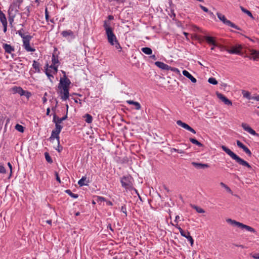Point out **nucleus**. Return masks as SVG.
Wrapping results in <instances>:
<instances>
[{"instance_id": "41", "label": "nucleus", "mask_w": 259, "mask_h": 259, "mask_svg": "<svg viewBox=\"0 0 259 259\" xmlns=\"http://www.w3.org/2000/svg\"><path fill=\"white\" fill-rule=\"evenodd\" d=\"M188 236L186 237V238L191 243V245L192 246L194 243V240L193 238L190 236L189 232H187Z\"/></svg>"}, {"instance_id": "20", "label": "nucleus", "mask_w": 259, "mask_h": 259, "mask_svg": "<svg viewBox=\"0 0 259 259\" xmlns=\"http://www.w3.org/2000/svg\"><path fill=\"white\" fill-rule=\"evenodd\" d=\"M67 118V114L62 118H59L56 115H54L53 116V122L60 124L63 121L66 119Z\"/></svg>"}, {"instance_id": "52", "label": "nucleus", "mask_w": 259, "mask_h": 259, "mask_svg": "<svg viewBox=\"0 0 259 259\" xmlns=\"http://www.w3.org/2000/svg\"><path fill=\"white\" fill-rule=\"evenodd\" d=\"M6 172V170L4 166L3 165H0V173L5 174Z\"/></svg>"}, {"instance_id": "49", "label": "nucleus", "mask_w": 259, "mask_h": 259, "mask_svg": "<svg viewBox=\"0 0 259 259\" xmlns=\"http://www.w3.org/2000/svg\"><path fill=\"white\" fill-rule=\"evenodd\" d=\"M169 70H170L171 71H172L177 74L180 73V71L178 68L170 67V68H169Z\"/></svg>"}, {"instance_id": "44", "label": "nucleus", "mask_w": 259, "mask_h": 259, "mask_svg": "<svg viewBox=\"0 0 259 259\" xmlns=\"http://www.w3.org/2000/svg\"><path fill=\"white\" fill-rule=\"evenodd\" d=\"M217 95L218 98L222 100L223 102L227 98L225 96H224L223 94L221 93H217Z\"/></svg>"}, {"instance_id": "1", "label": "nucleus", "mask_w": 259, "mask_h": 259, "mask_svg": "<svg viewBox=\"0 0 259 259\" xmlns=\"http://www.w3.org/2000/svg\"><path fill=\"white\" fill-rule=\"evenodd\" d=\"M221 148L223 150V151H224L233 160H235V161L239 164L243 166H246L249 169H252L251 166L247 161L241 158L235 153L232 152L230 149H229L228 148L224 145H222L221 146Z\"/></svg>"}, {"instance_id": "3", "label": "nucleus", "mask_w": 259, "mask_h": 259, "mask_svg": "<svg viewBox=\"0 0 259 259\" xmlns=\"http://www.w3.org/2000/svg\"><path fill=\"white\" fill-rule=\"evenodd\" d=\"M226 221L227 223H230L232 226H236V227H237L238 228H240L242 229H246L247 231L251 232L253 233H255L256 232L255 230L253 228H252L249 226L244 225L241 223L237 222L235 220H232L231 219H227Z\"/></svg>"}, {"instance_id": "26", "label": "nucleus", "mask_w": 259, "mask_h": 259, "mask_svg": "<svg viewBox=\"0 0 259 259\" xmlns=\"http://www.w3.org/2000/svg\"><path fill=\"white\" fill-rule=\"evenodd\" d=\"M61 34L63 37H66L68 36H72L73 35V32L70 30H65L63 31L61 33Z\"/></svg>"}, {"instance_id": "28", "label": "nucleus", "mask_w": 259, "mask_h": 259, "mask_svg": "<svg viewBox=\"0 0 259 259\" xmlns=\"http://www.w3.org/2000/svg\"><path fill=\"white\" fill-rule=\"evenodd\" d=\"M142 51L147 55H151L152 53V50L150 48L145 47L141 49Z\"/></svg>"}, {"instance_id": "6", "label": "nucleus", "mask_w": 259, "mask_h": 259, "mask_svg": "<svg viewBox=\"0 0 259 259\" xmlns=\"http://www.w3.org/2000/svg\"><path fill=\"white\" fill-rule=\"evenodd\" d=\"M71 82L70 80L64 75L63 78H61L60 80V82L58 85L59 90L63 89H69Z\"/></svg>"}, {"instance_id": "62", "label": "nucleus", "mask_w": 259, "mask_h": 259, "mask_svg": "<svg viewBox=\"0 0 259 259\" xmlns=\"http://www.w3.org/2000/svg\"><path fill=\"white\" fill-rule=\"evenodd\" d=\"M56 149L59 152L62 150V147L60 148V146L59 145V144L58 143V148Z\"/></svg>"}, {"instance_id": "54", "label": "nucleus", "mask_w": 259, "mask_h": 259, "mask_svg": "<svg viewBox=\"0 0 259 259\" xmlns=\"http://www.w3.org/2000/svg\"><path fill=\"white\" fill-rule=\"evenodd\" d=\"M105 201V198L101 197V196H98L97 197V201L98 202H103Z\"/></svg>"}, {"instance_id": "38", "label": "nucleus", "mask_w": 259, "mask_h": 259, "mask_svg": "<svg viewBox=\"0 0 259 259\" xmlns=\"http://www.w3.org/2000/svg\"><path fill=\"white\" fill-rule=\"evenodd\" d=\"M208 82L209 83H211V84H214V85H216L218 83V81L214 77H210V78H209L208 80Z\"/></svg>"}, {"instance_id": "22", "label": "nucleus", "mask_w": 259, "mask_h": 259, "mask_svg": "<svg viewBox=\"0 0 259 259\" xmlns=\"http://www.w3.org/2000/svg\"><path fill=\"white\" fill-rule=\"evenodd\" d=\"M183 74L187 77V78H188L189 79L191 80V81L193 82V83H195L196 82V79L187 70H183Z\"/></svg>"}, {"instance_id": "59", "label": "nucleus", "mask_w": 259, "mask_h": 259, "mask_svg": "<svg viewBox=\"0 0 259 259\" xmlns=\"http://www.w3.org/2000/svg\"><path fill=\"white\" fill-rule=\"evenodd\" d=\"M46 74L48 76V77L50 78L51 77H53V76L52 75L50 74L47 70L46 71Z\"/></svg>"}, {"instance_id": "40", "label": "nucleus", "mask_w": 259, "mask_h": 259, "mask_svg": "<svg viewBox=\"0 0 259 259\" xmlns=\"http://www.w3.org/2000/svg\"><path fill=\"white\" fill-rule=\"evenodd\" d=\"M193 208H194L198 213H204L205 212L204 210L200 207L194 205Z\"/></svg>"}, {"instance_id": "33", "label": "nucleus", "mask_w": 259, "mask_h": 259, "mask_svg": "<svg viewBox=\"0 0 259 259\" xmlns=\"http://www.w3.org/2000/svg\"><path fill=\"white\" fill-rule=\"evenodd\" d=\"M240 9L243 12L246 14L250 18L253 19V16H252L251 13L249 11L246 10V9H245L244 8H243L242 6H240Z\"/></svg>"}, {"instance_id": "13", "label": "nucleus", "mask_w": 259, "mask_h": 259, "mask_svg": "<svg viewBox=\"0 0 259 259\" xmlns=\"http://www.w3.org/2000/svg\"><path fill=\"white\" fill-rule=\"evenodd\" d=\"M177 123L179 126H182L184 128L192 132V133L196 134V131L193 128H192L191 126H190L188 124H186V123L182 122L181 120H178L177 121Z\"/></svg>"}, {"instance_id": "2", "label": "nucleus", "mask_w": 259, "mask_h": 259, "mask_svg": "<svg viewBox=\"0 0 259 259\" xmlns=\"http://www.w3.org/2000/svg\"><path fill=\"white\" fill-rule=\"evenodd\" d=\"M107 37V39L109 43L112 45L114 46L115 48L117 50H121V47L119 44L115 35L114 34L113 30L106 32Z\"/></svg>"}, {"instance_id": "47", "label": "nucleus", "mask_w": 259, "mask_h": 259, "mask_svg": "<svg viewBox=\"0 0 259 259\" xmlns=\"http://www.w3.org/2000/svg\"><path fill=\"white\" fill-rule=\"evenodd\" d=\"M120 210H121V211H122L123 213H124L125 214V216L127 215L126 209V207H125V205H124L121 207Z\"/></svg>"}, {"instance_id": "14", "label": "nucleus", "mask_w": 259, "mask_h": 259, "mask_svg": "<svg viewBox=\"0 0 259 259\" xmlns=\"http://www.w3.org/2000/svg\"><path fill=\"white\" fill-rule=\"evenodd\" d=\"M237 146L243 149V150L249 156H251L252 153L250 150L245 146L244 144H243L240 141L237 140L236 142Z\"/></svg>"}, {"instance_id": "60", "label": "nucleus", "mask_w": 259, "mask_h": 259, "mask_svg": "<svg viewBox=\"0 0 259 259\" xmlns=\"http://www.w3.org/2000/svg\"><path fill=\"white\" fill-rule=\"evenodd\" d=\"M8 166L9 167V168L10 169V172H11L10 175H11V173H12V164L10 162H8Z\"/></svg>"}, {"instance_id": "12", "label": "nucleus", "mask_w": 259, "mask_h": 259, "mask_svg": "<svg viewBox=\"0 0 259 259\" xmlns=\"http://www.w3.org/2000/svg\"><path fill=\"white\" fill-rule=\"evenodd\" d=\"M61 99L63 101H66L69 97V89H63L59 90Z\"/></svg>"}, {"instance_id": "8", "label": "nucleus", "mask_w": 259, "mask_h": 259, "mask_svg": "<svg viewBox=\"0 0 259 259\" xmlns=\"http://www.w3.org/2000/svg\"><path fill=\"white\" fill-rule=\"evenodd\" d=\"M32 38V36H28L23 40V46L27 52H34L35 49L32 48L30 46V41Z\"/></svg>"}, {"instance_id": "25", "label": "nucleus", "mask_w": 259, "mask_h": 259, "mask_svg": "<svg viewBox=\"0 0 259 259\" xmlns=\"http://www.w3.org/2000/svg\"><path fill=\"white\" fill-rule=\"evenodd\" d=\"M126 102L128 104L134 105V106H135L136 109L137 110H140L141 108L140 104L137 102H135L132 100H128L126 101Z\"/></svg>"}, {"instance_id": "30", "label": "nucleus", "mask_w": 259, "mask_h": 259, "mask_svg": "<svg viewBox=\"0 0 259 259\" xmlns=\"http://www.w3.org/2000/svg\"><path fill=\"white\" fill-rule=\"evenodd\" d=\"M84 118H85V121L86 122L88 123H91L93 120L92 116L89 114H86L84 116Z\"/></svg>"}, {"instance_id": "64", "label": "nucleus", "mask_w": 259, "mask_h": 259, "mask_svg": "<svg viewBox=\"0 0 259 259\" xmlns=\"http://www.w3.org/2000/svg\"><path fill=\"white\" fill-rule=\"evenodd\" d=\"M150 58H151L152 59L154 60H156L157 59L156 56L155 55H152L151 56H150Z\"/></svg>"}, {"instance_id": "16", "label": "nucleus", "mask_w": 259, "mask_h": 259, "mask_svg": "<svg viewBox=\"0 0 259 259\" xmlns=\"http://www.w3.org/2000/svg\"><path fill=\"white\" fill-rule=\"evenodd\" d=\"M241 126L244 130L248 132L249 134L254 136L257 135L255 131L252 129L247 124L245 123H242Z\"/></svg>"}, {"instance_id": "58", "label": "nucleus", "mask_w": 259, "mask_h": 259, "mask_svg": "<svg viewBox=\"0 0 259 259\" xmlns=\"http://www.w3.org/2000/svg\"><path fill=\"white\" fill-rule=\"evenodd\" d=\"M251 99H253L256 101H259V95H256L255 96L251 97Z\"/></svg>"}, {"instance_id": "18", "label": "nucleus", "mask_w": 259, "mask_h": 259, "mask_svg": "<svg viewBox=\"0 0 259 259\" xmlns=\"http://www.w3.org/2000/svg\"><path fill=\"white\" fill-rule=\"evenodd\" d=\"M11 90L14 94L18 93L20 96H23L24 94V90H23L22 88L20 87L15 86L11 89Z\"/></svg>"}, {"instance_id": "51", "label": "nucleus", "mask_w": 259, "mask_h": 259, "mask_svg": "<svg viewBox=\"0 0 259 259\" xmlns=\"http://www.w3.org/2000/svg\"><path fill=\"white\" fill-rule=\"evenodd\" d=\"M250 255L254 259H259V253L254 254L251 253Z\"/></svg>"}, {"instance_id": "17", "label": "nucleus", "mask_w": 259, "mask_h": 259, "mask_svg": "<svg viewBox=\"0 0 259 259\" xmlns=\"http://www.w3.org/2000/svg\"><path fill=\"white\" fill-rule=\"evenodd\" d=\"M155 64L159 68L162 70H169L170 68V66L168 65L159 61H157L155 63Z\"/></svg>"}, {"instance_id": "7", "label": "nucleus", "mask_w": 259, "mask_h": 259, "mask_svg": "<svg viewBox=\"0 0 259 259\" xmlns=\"http://www.w3.org/2000/svg\"><path fill=\"white\" fill-rule=\"evenodd\" d=\"M55 130L52 131L50 139H52L56 138L57 140V143H60L59 134L61 132V131L62 128V126H61L59 123H55Z\"/></svg>"}, {"instance_id": "27", "label": "nucleus", "mask_w": 259, "mask_h": 259, "mask_svg": "<svg viewBox=\"0 0 259 259\" xmlns=\"http://www.w3.org/2000/svg\"><path fill=\"white\" fill-rule=\"evenodd\" d=\"M205 39L206 40V41L208 44H212L213 46H216L215 42L213 38L212 37H211V36H205Z\"/></svg>"}, {"instance_id": "42", "label": "nucleus", "mask_w": 259, "mask_h": 259, "mask_svg": "<svg viewBox=\"0 0 259 259\" xmlns=\"http://www.w3.org/2000/svg\"><path fill=\"white\" fill-rule=\"evenodd\" d=\"M52 64L56 65L59 63V60L57 57H56L54 55H53L52 59Z\"/></svg>"}, {"instance_id": "55", "label": "nucleus", "mask_w": 259, "mask_h": 259, "mask_svg": "<svg viewBox=\"0 0 259 259\" xmlns=\"http://www.w3.org/2000/svg\"><path fill=\"white\" fill-rule=\"evenodd\" d=\"M50 67L51 68H53L55 70V72H57V71H58V69H57L58 68V66H56V65L52 64L50 66Z\"/></svg>"}, {"instance_id": "24", "label": "nucleus", "mask_w": 259, "mask_h": 259, "mask_svg": "<svg viewBox=\"0 0 259 259\" xmlns=\"http://www.w3.org/2000/svg\"><path fill=\"white\" fill-rule=\"evenodd\" d=\"M103 27L106 32L113 30V29L111 27V23L109 21L105 20L104 21Z\"/></svg>"}, {"instance_id": "45", "label": "nucleus", "mask_w": 259, "mask_h": 259, "mask_svg": "<svg viewBox=\"0 0 259 259\" xmlns=\"http://www.w3.org/2000/svg\"><path fill=\"white\" fill-rule=\"evenodd\" d=\"M220 185L221 186H222L223 188H224L228 192H230V193L231 192V190L230 189V188L228 186H227L226 184H225L224 183L221 182L220 183Z\"/></svg>"}, {"instance_id": "34", "label": "nucleus", "mask_w": 259, "mask_h": 259, "mask_svg": "<svg viewBox=\"0 0 259 259\" xmlns=\"http://www.w3.org/2000/svg\"><path fill=\"white\" fill-rule=\"evenodd\" d=\"M190 141L192 143L194 144H195L197 145L199 147H202L203 145L199 142L198 141H197L196 139L194 138H190L189 139Z\"/></svg>"}, {"instance_id": "31", "label": "nucleus", "mask_w": 259, "mask_h": 259, "mask_svg": "<svg viewBox=\"0 0 259 259\" xmlns=\"http://www.w3.org/2000/svg\"><path fill=\"white\" fill-rule=\"evenodd\" d=\"M242 94L244 98H245L249 100L251 99V97L250 96V93L249 92L246 91L245 90H242Z\"/></svg>"}, {"instance_id": "35", "label": "nucleus", "mask_w": 259, "mask_h": 259, "mask_svg": "<svg viewBox=\"0 0 259 259\" xmlns=\"http://www.w3.org/2000/svg\"><path fill=\"white\" fill-rule=\"evenodd\" d=\"M65 192L67 193L68 195H69L72 198H77L78 197L77 194L72 193L70 190H65Z\"/></svg>"}, {"instance_id": "56", "label": "nucleus", "mask_w": 259, "mask_h": 259, "mask_svg": "<svg viewBox=\"0 0 259 259\" xmlns=\"http://www.w3.org/2000/svg\"><path fill=\"white\" fill-rule=\"evenodd\" d=\"M200 7L205 12H207V13L209 12L208 9L207 8H206L202 5H200Z\"/></svg>"}, {"instance_id": "37", "label": "nucleus", "mask_w": 259, "mask_h": 259, "mask_svg": "<svg viewBox=\"0 0 259 259\" xmlns=\"http://www.w3.org/2000/svg\"><path fill=\"white\" fill-rule=\"evenodd\" d=\"M177 228L179 230L181 235L182 236L186 238V237L188 236L187 232H185L180 227H177Z\"/></svg>"}, {"instance_id": "32", "label": "nucleus", "mask_w": 259, "mask_h": 259, "mask_svg": "<svg viewBox=\"0 0 259 259\" xmlns=\"http://www.w3.org/2000/svg\"><path fill=\"white\" fill-rule=\"evenodd\" d=\"M85 182H87V178L84 177H83L80 180H79L78 182V184L80 186L88 185V184L85 183Z\"/></svg>"}, {"instance_id": "9", "label": "nucleus", "mask_w": 259, "mask_h": 259, "mask_svg": "<svg viewBox=\"0 0 259 259\" xmlns=\"http://www.w3.org/2000/svg\"><path fill=\"white\" fill-rule=\"evenodd\" d=\"M32 38V36H28L23 40V46L27 52H34L35 49L32 48L30 46V41Z\"/></svg>"}, {"instance_id": "39", "label": "nucleus", "mask_w": 259, "mask_h": 259, "mask_svg": "<svg viewBox=\"0 0 259 259\" xmlns=\"http://www.w3.org/2000/svg\"><path fill=\"white\" fill-rule=\"evenodd\" d=\"M15 128L19 132L23 133L24 132V127L19 124H17L15 126Z\"/></svg>"}, {"instance_id": "43", "label": "nucleus", "mask_w": 259, "mask_h": 259, "mask_svg": "<svg viewBox=\"0 0 259 259\" xmlns=\"http://www.w3.org/2000/svg\"><path fill=\"white\" fill-rule=\"evenodd\" d=\"M251 55L254 56L253 59L255 60L256 58L259 57V51L256 50H252L251 52Z\"/></svg>"}, {"instance_id": "5", "label": "nucleus", "mask_w": 259, "mask_h": 259, "mask_svg": "<svg viewBox=\"0 0 259 259\" xmlns=\"http://www.w3.org/2000/svg\"><path fill=\"white\" fill-rule=\"evenodd\" d=\"M18 11L16 4H13L11 5L9 8L8 12L10 15L9 21L10 24H12L14 21V17H15L16 13Z\"/></svg>"}, {"instance_id": "4", "label": "nucleus", "mask_w": 259, "mask_h": 259, "mask_svg": "<svg viewBox=\"0 0 259 259\" xmlns=\"http://www.w3.org/2000/svg\"><path fill=\"white\" fill-rule=\"evenodd\" d=\"M217 15L220 20L222 21L224 24L236 29L240 30V28L238 26L231 22L230 20H227L224 15L219 12L217 13Z\"/></svg>"}, {"instance_id": "21", "label": "nucleus", "mask_w": 259, "mask_h": 259, "mask_svg": "<svg viewBox=\"0 0 259 259\" xmlns=\"http://www.w3.org/2000/svg\"><path fill=\"white\" fill-rule=\"evenodd\" d=\"M192 164L198 169H204L209 167V165L207 164L197 163L196 162H192Z\"/></svg>"}, {"instance_id": "48", "label": "nucleus", "mask_w": 259, "mask_h": 259, "mask_svg": "<svg viewBox=\"0 0 259 259\" xmlns=\"http://www.w3.org/2000/svg\"><path fill=\"white\" fill-rule=\"evenodd\" d=\"M224 104H225L226 105H230L231 106L232 105V102L229 100L228 99L226 98L224 101Z\"/></svg>"}, {"instance_id": "11", "label": "nucleus", "mask_w": 259, "mask_h": 259, "mask_svg": "<svg viewBox=\"0 0 259 259\" xmlns=\"http://www.w3.org/2000/svg\"><path fill=\"white\" fill-rule=\"evenodd\" d=\"M0 22L4 27V32H6L7 29V21L5 15L0 11Z\"/></svg>"}, {"instance_id": "29", "label": "nucleus", "mask_w": 259, "mask_h": 259, "mask_svg": "<svg viewBox=\"0 0 259 259\" xmlns=\"http://www.w3.org/2000/svg\"><path fill=\"white\" fill-rule=\"evenodd\" d=\"M39 66H40V64L38 62H37L35 60L33 61L32 66L35 69V71L37 72H40Z\"/></svg>"}, {"instance_id": "15", "label": "nucleus", "mask_w": 259, "mask_h": 259, "mask_svg": "<svg viewBox=\"0 0 259 259\" xmlns=\"http://www.w3.org/2000/svg\"><path fill=\"white\" fill-rule=\"evenodd\" d=\"M241 126L244 130L248 132L249 134L254 136L257 135L255 131L252 129L247 124L245 123H242Z\"/></svg>"}, {"instance_id": "57", "label": "nucleus", "mask_w": 259, "mask_h": 259, "mask_svg": "<svg viewBox=\"0 0 259 259\" xmlns=\"http://www.w3.org/2000/svg\"><path fill=\"white\" fill-rule=\"evenodd\" d=\"M55 176H56V180L57 181L59 182V183H61V180H60V179L59 177V175L58 174V172H55Z\"/></svg>"}, {"instance_id": "63", "label": "nucleus", "mask_w": 259, "mask_h": 259, "mask_svg": "<svg viewBox=\"0 0 259 259\" xmlns=\"http://www.w3.org/2000/svg\"><path fill=\"white\" fill-rule=\"evenodd\" d=\"M108 21H110V20H113L114 19V17L112 15H109V16H108Z\"/></svg>"}, {"instance_id": "10", "label": "nucleus", "mask_w": 259, "mask_h": 259, "mask_svg": "<svg viewBox=\"0 0 259 259\" xmlns=\"http://www.w3.org/2000/svg\"><path fill=\"white\" fill-rule=\"evenodd\" d=\"M122 186L126 189H128L132 187V183L130 181L129 177H124L121 180Z\"/></svg>"}, {"instance_id": "46", "label": "nucleus", "mask_w": 259, "mask_h": 259, "mask_svg": "<svg viewBox=\"0 0 259 259\" xmlns=\"http://www.w3.org/2000/svg\"><path fill=\"white\" fill-rule=\"evenodd\" d=\"M45 157L46 160L50 163L52 162V160L51 157L50 156L49 154L48 153H45Z\"/></svg>"}, {"instance_id": "61", "label": "nucleus", "mask_w": 259, "mask_h": 259, "mask_svg": "<svg viewBox=\"0 0 259 259\" xmlns=\"http://www.w3.org/2000/svg\"><path fill=\"white\" fill-rule=\"evenodd\" d=\"M178 149L172 148L170 149V151L171 152H178Z\"/></svg>"}, {"instance_id": "19", "label": "nucleus", "mask_w": 259, "mask_h": 259, "mask_svg": "<svg viewBox=\"0 0 259 259\" xmlns=\"http://www.w3.org/2000/svg\"><path fill=\"white\" fill-rule=\"evenodd\" d=\"M241 47L240 46H234L231 48L230 50H227V52L230 54H238L240 52Z\"/></svg>"}, {"instance_id": "53", "label": "nucleus", "mask_w": 259, "mask_h": 259, "mask_svg": "<svg viewBox=\"0 0 259 259\" xmlns=\"http://www.w3.org/2000/svg\"><path fill=\"white\" fill-rule=\"evenodd\" d=\"M23 96H26L27 99H29L31 96V93L28 91H24V94L23 95Z\"/></svg>"}, {"instance_id": "36", "label": "nucleus", "mask_w": 259, "mask_h": 259, "mask_svg": "<svg viewBox=\"0 0 259 259\" xmlns=\"http://www.w3.org/2000/svg\"><path fill=\"white\" fill-rule=\"evenodd\" d=\"M23 30L22 29L21 30H19L18 31V33L19 34V35L22 38L23 40L25 39V38H27V37L28 36H30V35H25L23 33Z\"/></svg>"}, {"instance_id": "50", "label": "nucleus", "mask_w": 259, "mask_h": 259, "mask_svg": "<svg viewBox=\"0 0 259 259\" xmlns=\"http://www.w3.org/2000/svg\"><path fill=\"white\" fill-rule=\"evenodd\" d=\"M30 10H29V7H27L26 8L25 11L23 12V14H25L26 15V16H28L29 15Z\"/></svg>"}, {"instance_id": "23", "label": "nucleus", "mask_w": 259, "mask_h": 259, "mask_svg": "<svg viewBox=\"0 0 259 259\" xmlns=\"http://www.w3.org/2000/svg\"><path fill=\"white\" fill-rule=\"evenodd\" d=\"M3 47L5 51V52L11 54L12 52L14 51V48L11 45L7 44H4Z\"/></svg>"}]
</instances>
